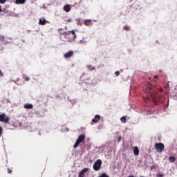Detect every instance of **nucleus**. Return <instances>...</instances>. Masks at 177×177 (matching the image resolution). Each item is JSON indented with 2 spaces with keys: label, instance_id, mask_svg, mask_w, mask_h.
Instances as JSON below:
<instances>
[{
  "label": "nucleus",
  "instance_id": "nucleus-1",
  "mask_svg": "<svg viewBox=\"0 0 177 177\" xmlns=\"http://www.w3.org/2000/svg\"><path fill=\"white\" fill-rule=\"evenodd\" d=\"M147 97H145V102H152L153 104H160L164 103V97H157L158 92L156 91V88L148 84L146 89L145 90Z\"/></svg>",
  "mask_w": 177,
  "mask_h": 177
},
{
  "label": "nucleus",
  "instance_id": "nucleus-2",
  "mask_svg": "<svg viewBox=\"0 0 177 177\" xmlns=\"http://www.w3.org/2000/svg\"><path fill=\"white\" fill-rule=\"evenodd\" d=\"M62 35H64L69 42L75 41V38H77V35H75V31L74 30L64 32Z\"/></svg>",
  "mask_w": 177,
  "mask_h": 177
},
{
  "label": "nucleus",
  "instance_id": "nucleus-3",
  "mask_svg": "<svg viewBox=\"0 0 177 177\" xmlns=\"http://www.w3.org/2000/svg\"><path fill=\"white\" fill-rule=\"evenodd\" d=\"M155 149L158 153H162L164 151V149H165V145H164L163 143L161 142H156L155 144Z\"/></svg>",
  "mask_w": 177,
  "mask_h": 177
},
{
  "label": "nucleus",
  "instance_id": "nucleus-4",
  "mask_svg": "<svg viewBox=\"0 0 177 177\" xmlns=\"http://www.w3.org/2000/svg\"><path fill=\"white\" fill-rule=\"evenodd\" d=\"M85 140V135L82 134L79 136L77 140H76L75 145H73L74 149H77V146H80V143H82Z\"/></svg>",
  "mask_w": 177,
  "mask_h": 177
},
{
  "label": "nucleus",
  "instance_id": "nucleus-5",
  "mask_svg": "<svg viewBox=\"0 0 177 177\" xmlns=\"http://www.w3.org/2000/svg\"><path fill=\"white\" fill-rule=\"evenodd\" d=\"M10 121L9 116L6 115V113L0 114V122H4V124H8Z\"/></svg>",
  "mask_w": 177,
  "mask_h": 177
},
{
  "label": "nucleus",
  "instance_id": "nucleus-6",
  "mask_svg": "<svg viewBox=\"0 0 177 177\" xmlns=\"http://www.w3.org/2000/svg\"><path fill=\"white\" fill-rule=\"evenodd\" d=\"M102 167V160L100 159L97 160V161L93 164V168L94 171H99Z\"/></svg>",
  "mask_w": 177,
  "mask_h": 177
},
{
  "label": "nucleus",
  "instance_id": "nucleus-7",
  "mask_svg": "<svg viewBox=\"0 0 177 177\" xmlns=\"http://www.w3.org/2000/svg\"><path fill=\"white\" fill-rule=\"evenodd\" d=\"M73 56H74V51L73 50H70L64 55L65 59H70V57H73Z\"/></svg>",
  "mask_w": 177,
  "mask_h": 177
},
{
  "label": "nucleus",
  "instance_id": "nucleus-8",
  "mask_svg": "<svg viewBox=\"0 0 177 177\" xmlns=\"http://www.w3.org/2000/svg\"><path fill=\"white\" fill-rule=\"evenodd\" d=\"M88 171H89V168L86 167V168L83 169L81 171H80L78 177L85 176V174H86V172H88Z\"/></svg>",
  "mask_w": 177,
  "mask_h": 177
},
{
  "label": "nucleus",
  "instance_id": "nucleus-9",
  "mask_svg": "<svg viewBox=\"0 0 177 177\" xmlns=\"http://www.w3.org/2000/svg\"><path fill=\"white\" fill-rule=\"evenodd\" d=\"M39 24L40 26H45L46 24V19L45 18L42 17L39 19Z\"/></svg>",
  "mask_w": 177,
  "mask_h": 177
},
{
  "label": "nucleus",
  "instance_id": "nucleus-10",
  "mask_svg": "<svg viewBox=\"0 0 177 177\" xmlns=\"http://www.w3.org/2000/svg\"><path fill=\"white\" fill-rule=\"evenodd\" d=\"M99 120H100V115H96L95 118L92 120V122H93V124H96V122H97Z\"/></svg>",
  "mask_w": 177,
  "mask_h": 177
},
{
  "label": "nucleus",
  "instance_id": "nucleus-11",
  "mask_svg": "<svg viewBox=\"0 0 177 177\" xmlns=\"http://www.w3.org/2000/svg\"><path fill=\"white\" fill-rule=\"evenodd\" d=\"M133 154L135 156H139V148H138V147H133Z\"/></svg>",
  "mask_w": 177,
  "mask_h": 177
},
{
  "label": "nucleus",
  "instance_id": "nucleus-12",
  "mask_svg": "<svg viewBox=\"0 0 177 177\" xmlns=\"http://www.w3.org/2000/svg\"><path fill=\"white\" fill-rule=\"evenodd\" d=\"M24 109H26L27 110H31L32 109L33 106L31 104H26L24 106Z\"/></svg>",
  "mask_w": 177,
  "mask_h": 177
},
{
  "label": "nucleus",
  "instance_id": "nucleus-13",
  "mask_svg": "<svg viewBox=\"0 0 177 177\" xmlns=\"http://www.w3.org/2000/svg\"><path fill=\"white\" fill-rule=\"evenodd\" d=\"M16 5H21L26 3V0H15Z\"/></svg>",
  "mask_w": 177,
  "mask_h": 177
},
{
  "label": "nucleus",
  "instance_id": "nucleus-14",
  "mask_svg": "<svg viewBox=\"0 0 177 177\" xmlns=\"http://www.w3.org/2000/svg\"><path fill=\"white\" fill-rule=\"evenodd\" d=\"M71 10V8H70V5L66 4V6H64V10L65 12H69Z\"/></svg>",
  "mask_w": 177,
  "mask_h": 177
},
{
  "label": "nucleus",
  "instance_id": "nucleus-15",
  "mask_svg": "<svg viewBox=\"0 0 177 177\" xmlns=\"http://www.w3.org/2000/svg\"><path fill=\"white\" fill-rule=\"evenodd\" d=\"M84 25L86 26H92V20L86 19L84 21Z\"/></svg>",
  "mask_w": 177,
  "mask_h": 177
},
{
  "label": "nucleus",
  "instance_id": "nucleus-16",
  "mask_svg": "<svg viewBox=\"0 0 177 177\" xmlns=\"http://www.w3.org/2000/svg\"><path fill=\"white\" fill-rule=\"evenodd\" d=\"M169 162H175V161H176V158H175V156H170L169 158Z\"/></svg>",
  "mask_w": 177,
  "mask_h": 177
},
{
  "label": "nucleus",
  "instance_id": "nucleus-17",
  "mask_svg": "<svg viewBox=\"0 0 177 177\" xmlns=\"http://www.w3.org/2000/svg\"><path fill=\"white\" fill-rule=\"evenodd\" d=\"M120 121H121V122H122V124H126L127 123V117L122 116L120 118Z\"/></svg>",
  "mask_w": 177,
  "mask_h": 177
},
{
  "label": "nucleus",
  "instance_id": "nucleus-18",
  "mask_svg": "<svg viewBox=\"0 0 177 177\" xmlns=\"http://www.w3.org/2000/svg\"><path fill=\"white\" fill-rule=\"evenodd\" d=\"M123 28L125 30V31H129V30H131V28H129L128 26H124Z\"/></svg>",
  "mask_w": 177,
  "mask_h": 177
},
{
  "label": "nucleus",
  "instance_id": "nucleus-19",
  "mask_svg": "<svg viewBox=\"0 0 177 177\" xmlns=\"http://www.w3.org/2000/svg\"><path fill=\"white\" fill-rule=\"evenodd\" d=\"M23 78H24V80H26V81H30V77H27V75H23Z\"/></svg>",
  "mask_w": 177,
  "mask_h": 177
},
{
  "label": "nucleus",
  "instance_id": "nucleus-20",
  "mask_svg": "<svg viewBox=\"0 0 177 177\" xmlns=\"http://www.w3.org/2000/svg\"><path fill=\"white\" fill-rule=\"evenodd\" d=\"M2 132H3V129H2V127H0V138L2 135Z\"/></svg>",
  "mask_w": 177,
  "mask_h": 177
},
{
  "label": "nucleus",
  "instance_id": "nucleus-21",
  "mask_svg": "<svg viewBox=\"0 0 177 177\" xmlns=\"http://www.w3.org/2000/svg\"><path fill=\"white\" fill-rule=\"evenodd\" d=\"M3 72H2V70L0 69V78L3 77Z\"/></svg>",
  "mask_w": 177,
  "mask_h": 177
},
{
  "label": "nucleus",
  "instance_id": "nucleus-22",
  "mask_svg": "<svg viewBox=\"0 0 177 177\" xmlns=\"http://www.w3.org/2000/svg\"><path fill=\"white\" fill-rule=\"evenodd\" d=\"M157 177H164V174H157Z\"/></svg>",
  "mask_w": 177,
  "mask_h": 177
},
{
  "label": "nucleus",
  "instance_id": "nucleus-23",
  "mask_svg": "<svg viewBox=\"0 0 177 177\" xmlns=\"http://www.w3.org/2000/svg\"><path fill=\"white\" fill-rule=\"evenodd\" d=\"M6 2V0H0V3L3 4Z\"/></svg>",
  "mask_w": 177,
  "mask_h": 177
},
{
  "label": "nucleus",
  "instance_id": "nucleus-24",
  "mask_svg": "<svg viewBox=\"0 0 177 177\" xmlns=\"http://www.w3.org/2000/svg\"><path fill=\"white\" fill-rule=\"evenodd\" d=\"M115 75H116V77H118V75H120V72L119 71H116L115 73Z\"/></svg>",
  "mask_w": 177,
  "mask_h": 177
},
{
  "label": "nucleus",
  "instance_id": "nucleus-25",
  "mask_svg": "<svg viewBox=\"0 0 177 177\" xmlns=\"http://www.w3.org/2000/svg\"><path fill=\"white\" fill-rule=\"evenodd\" d=\"M12 169L8 168V174H12Z\"/></svg>",
  "mask_w": 177,
  "mask_h": 177
},
{
  "label": "nucleus",
  "instance_id": "nucleus-26",
  "mask_svg": "<svg viewBox=\"0 0 177 177\" xmlns=\"http://www.w3.org/2000/svg\"><path fill=\"white\" fill-rule=\"evenodd\" d=\"M118 142H121V136H119V137H118Z\"/></svg>",
  "mask_w": 177,
  "mask_h": 177
},
{
  "label": "nucleus",
  "instance_id": "nucleus-27",
  "mask_svg": "<svg viewBox=\"0 0 177 177\" xmlns=\"http://www.w3.org/2000/svg\"><path fill=\"white\" fill-rule=\"evenodd\" d=\"M154 78L155 80H158V76H155Z\"/></svg>",
  "mask_w": 177,
  "mask_h": 177
},
{
  "label": "nucleus",
  "instance_id": "nucleus-28",
  "mask_svg": "<svg viewBox=\"0 0 177 177\" xmlns=\"http://www.w3.org/2000/svg\"><path fill=\"white\" fill-rule=\"evenodd\" d=\"M1 12H2V8H1V5H0V13H1Z\"/></svg>",
  "mask_w": 177,
  "mask_h": 177
},
{
  "label": "nucleus",
  "instance_id": "nucleus-29",
  "mask_svg": "<svg viewBox=\"0 0 177 177\" xmlns=\"http://www.w3.org/2000/svg\"><path fill=\"white\" fill-rule=\"evenodd\" d=\"M62 30H63V29H59L58 31L60 32V31H62Z\"/></svg>",
  "mask_w": 177,
  "mask_h": 177
},
{
  "label": "nucleus",
  "instance_id": "nucleus-30",
  "mask_svg": "<svg viewBox=\"0 0 177 177\" xmlns=\"http://www.w3.org/2000/svg\"><path fill=\"white\" fill-rule=\"evenodd\" d=\"M128 177H134L133 176H129Z\"/></svg>",
  "mask_w": 177,
  "mask_h": 177
},
{
  "label": "nucleus",
  "instance_id": "nucleus-31",
  "mask_svg": "<svg viewBox=\"0 0 177 177\" xmlns=\"http://www.w3.org/2000/svg\"><path fill=\"white\" fill-rule=\"evenodd\" d=\"M68 21H71V19H68Z\"/></svg>",
  "mask_w": 177,
  "mask_h": 177
},
{
  "label": "nucleus",
  "instance_id": "nucleus-32",
  "mask_svg": "<svg viewBox=\"0 0 177 177\" xmlns=\"http://www.w3.org/2000/svg\"><path fill=\"white\" fill-rule=\"evenodd\" d=\"M93 70H95V67H94V68H93Z\"/></svg>",
  "mask_w": 177,
  "mask_h": 177
}]
</instances>
